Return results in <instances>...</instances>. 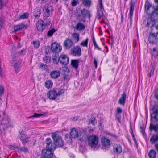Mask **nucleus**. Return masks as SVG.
I'll use <instances>...</instances> for the list:
<instances>
[{"label":"nucleus","mask_w":158,"mask_h":158,"mask_svg":"<svg viewBox=\"0 0 158 158\" xmlns=\"http://www.w3.org/2000/svg\"><path fill=\"white\" fill-rule=\"evenodd\" d=\"M60 73L57 71H53L50 73V76L52 78L56 79L58 77L60 76Z\"/></svg>","instance_id":"27"},{"label":"nucleus","mask_w":158,"mask_h":158,"mask_svg":"<svg viewBox=\"0 0 158 158\" xmlns=\"http://www.w3.org/2000/svg\"><path fill=\"white\" fill-rule=\"evenodd\" d=\"M71 54L74 56H79L81 54V48L78 46L75 47L71 49Z\"/></svg>","instance_id":"12"},{"label":"nucleus","mask_w":158,"mask_h":158,"mask_svg":"<svg viewBox=\"0 0 158 158\" xmlns=\"http://www.w3.org/2000/svg\"><path fill=\"white\" fill-rule=\"evenodd\" d=\"M150 158H155L156 156V152L154 150H151L148 154Z\"/></svg>","instance_id":"32"},{"label":"nucleus","mask_w":158,"mask_h":158,"mask_svg":"<svg viewBox=\"0 0 158 158\" xmlns=\"http://www.w3.org/2000/svg\"><path fill=\"white\" fill-rule=\"evenodd\" d=\"M52 82L51 80H47L45 82V86L48 89L51 88L52 86Z\"/></svg>","instance_id":"30"},{"label":"nucleus","mask_w":158,"mask_h":158,"mask_svg":"<svg viewBox=\"0 0 158 158\" xmlns=\"http://www.w3.org/2000/svg\"><path fill=\"white\" fill-rule=\"evenodd\" d=\"M37 14H34V15L35 17L37 18L40 16L41 12L39 10H37Z\"/></svg>","instance_id":"52"},{"label":"nucleus","mask_w":158,"mask_h":158,"mask_svg":"<svg viewBox=\"0 0 158 158\" xmlns=\"http://www.w3.org/2000/svg\"><path fill=\"white\" fill-rule=\"evenodd\" d=\"M44 61L46 63H48L50 62L51 60L50 58L48 57L47 56H45L43 59Z\"/></svg>","instance_id":"44"},{"label":"nucleus","mask_w":158,"mask_h":158,"mask_svg":"<svg viewBox=\"0 0 158 158\" xmlns=\"http://www.w3.org/2000/svg\"><path fill=\"white\" fill-rule=\"evenodd\" d=\"M113 151L117 153H120L122 151L121 146L118 144H115L113 146Z\"/></svg>","instance_id":"19"},{"label":"nucleus","mask_w":158,"mask_h":158,"mask_svg":"<svg viewBox=\"0 0 158 158\" xmlns=\"http://www.w3.org/2000/svg\"><path fill=\"white\" fill-rule=\"evenodd\" d=\"M89 15V12L88 10L84 9L81 10V14L79 15L77 17V19L79 21L85 22V18L88 15Z\"/></svg>","instance_id":"8"},{"label":"nucleus","mask_w":158,"mask_h":158,"mask_svg":"<svg viewBox=\"0 0 158 158\" xmlns=\"http://www.w3.org/2000/svg\"><path fill=\"white\" fill-rule=\"evenodd\" d=\"M154 122H152L151 121L150 124L149 129L150 131H154L155 132H158V124L156 125H154L153 123Z\"/></svg>","instance_id":"23"},{"label":"nucleus","mask_w":158,"mask_h":158,"mask_svg":"<svg viewBox=\"0 0 158 158\" xmlns=\"http://www.w3.org/2000/svg\"><path fill=\"white\" fill-rule=\"evenodd\" d=\"M31 44L33 45L34 48L36 49L39 48L40 44V42L37 40H35L32 42Z\"/></svg>","instance_id":"34"},{"label":"nucleus","mask_w":158,"mask_h":158,"mask_svg":"<svg viewBox=\"0 0 158 158\" xmlns=\"http://www.w3.org/2000/svg\"><path fill=\"white\" fill-rule=\"evenodd\" d=\"M98 15L97 17L98 19L101 18H105L103 16V10L104 9V7L103 5L102 0H98V3L97 5V7Z\"/></svg>","instance_id":"6"},{"label":"nucleus","mask_w":158,"mask_h":158,"mask_svg":"<svg viewBox=\"0 0 158 158\" xmlns=\"http://www.w3.org/2000/svg\"><path fill=\"white\" fill-rule=\"evenodd\" d=\"M28 14L27 13H25L22 15L20 16V18L21 19H25L28 18Z\"/></svg>","instance_id":"43"},{"label":"nucleus","mask_w":158,"mask_h":158,"mask_svg":"<svg viewBox=\"0 0 158 158\" xmlns=\"http://www.w3.org/2000/svg\"><path fill=\"white\" fill-rule=\"evenodd\" d=\"M94 65H95L96 67V68L97 67V61L96 60H94Z\"/></svg>","instance_id":"63"},{"label":"nucleus","mask_w":158,"mask_h":158,"mask_svg":"<svg viewBox=\"0 0 158 158\" xmlns=\"http://www.w3.org/2000/svg\"><path fill=\"white\" fill-rule=\"evenodd\" d=\"M97 121L94 118H91L89 121V123L94 125L97 123Z\"/></svg>","instance_id":"38"},{"label":"nucleus","mask_w":158,"mask_h":158,"mask_svg":"<svg viewBox=\"0 0 158 158\" xmlns=\"http://www.w3.org/2000/svg\"><path fill=\"white\" fill-rule=\"evenodd\" d=\"M154 68L153 66H152V69L150 70V73L149 74V76L150 77L152 75H153L154 72Z\"/></svg>","instance_id":"48"},{"label":"nucleus","mask_w":158,"mask_h":158,"mask_svg":"<svg viewBox=\"0 0 158 158\" xmlns=\"http://www.w3.org/2000/svg\"><path fill=\"white\" fill-rule=\"evenodd\" d=\"M127 97V94L126 92H124L121 95L119 98L118 103L120 105L124 106L125 103V101Z\"/></svg>","instance_id":"18"},{"label":"nucleus","mask_w":158,"mask_h":158,"mask_svg":"<svg viewBox=\"0 0 158 158\" xmlns=\"http://www.w3.org/2000/svg\"><path fill=\"white\" fill-rule=\"evenodd\" d=\"M151 54L152 56L156 57L158 55V50L156 48H154L151 50Z\"/></svg>","instance_id":"29"},{"label":"nucleus","mask_w":158,"mask_h":158,"mask_svg":"<svg viewBox=\"0 0 158 158\" xmlns=\"http://www.w3.org/2000/svg\"><path fill=\"white\" fill-rule=\"evenodd\" d=\"M46 114V113H44L43 114L34 113L33 115L29 117V118L31 117H39L41 116H45Z\"/></svg>","instance_id":"35"},{"label":"nucleus","mask_w":158,"mask_h":158,"mask_svg":"<svg viewBox=\"0 0 158 158\" xmlns=\"http://www.w3.org/2000/svg\"><path fill=\"white\" fill-rule=\"evenodd\" d=\"M122 110L121 108L118 107L116 109V115H119V114L122 112Z\"/></svg>","instance_id":"46"},{"label":"nucleus","mask_w":158,"mask_h":158,"mask_svg":"<svg viewBox=\"0 0 158 158\" xmlns=\"http://www.w3.org/2000/svg\"><path fill=\"white\" fill-rule=\"evenodd\" d=\"M155 97L156 99H158V89L156 90Z\"/></svg>","instance_id":"54"},{"label":"nucleus","mask_w":158,"mask_h":158,"mask_svg":"<svg viewBox=\"0 0 158 158\" xmlns=\"http://www.w3.org/2000/svg\"><path fill=\"white\" fill-rule=\"evenodd\" d=\"M53 60V62L55 64H57L59 61V58H58L57 56H53L52 58Z\"/></svg>","instance_id":"41"},{"label":"nucleus","mask_w":158,"mask_h":158,"mask_svg":"<svg viewBox=\"0 0 158 158\" xmlns=\"http://www.w3.org/2000/svg\"><path fill=\"white\" fill-rule=\"evenodd\" d=\"M140 129H141V132L143 134L144 131V129L143 127L141 126L140 127Z\"/></svg>","instance_id":"55"},{"label":"nucleus","mask_w":158,"mask_h":158,"mask_svg":"<svg viewBox=\"0 0 158 158\" xmlns=\"http://www.w3.org/2000/svg\"><path fill=\"white\" fill-rule=\"evenodd\" d=\"M39 67L41 69L43 70H44L45 69H47V66L45 64H41L40 66Z\"/></svg>","instance_id":"45"},{"label":"nucleus","mask_w":158,"mask_h":158,"mask_svg":"<svg viewBox=\"0 0 158 158\" xmlns=\"http://www.w3.org/2000/svg\"><path fill=\"white\" fill-rule=\"evenodd\" d=\"M51 47L52 52L54 53L60 52L62 50L61 46L59 44L56 42L52 43Z\"/></svg>","instance_id":"10"},{"label":"nucleus","mask_w":158,"mask_h":158,"mask_svg":"<svg viewBox=\"0 0 158 158\" xmlns=\"http://www.w3.org/2000/svg\"><path fill=\"white\" fill-rule=\"evenodd\" d=\"M52 7L49 6L46 8L44 11L45 15L47 17L49 16L52 13Z\"/></svg>","instance_id":"26"},{"label":"nucleus","mask_w":158,"mask_h":158,"mask_svg":"<svg viewBox=\"0 0 158 158\" xmlns=\"http://www.w3.org/2000/svg\"><path fill=\"white\" fill-rule=\"evenodd\" d=\"M88 41V38H87L85 41H83L81 43L80 45L83 47H87Z\"/></svg>","instance_id":"36"},{"label":"nucleus","mask_w":158,"mask_h":158,"mask_svg":"<svg viewBox=\"0 0 158 158\" xmlns=\"http://www.w3.org/2000/svg\"><path fill=\"white\" fill-rule=\"evenodd\" d=\"M98 143V137L96 135H93L89 136L88 138V144L92 148H95Z\"/></svg>","instance_id":"4"},{"label":"nucleus","mask_w":158,"mask_h":158,"mask_svg":"<svg viewBox=\"0 0 158 158\" xmlns=\"http://www.w3.org/2000/svg\"><path fill=\"white\" fill-rule=\"evenodd\" d=\"M51 137L56 147H60L63 146L64 141L60 135L55 133H52L51 134Z\"/></svg>","instance_id":"2"},{"label":"nucleus","mask_w":158,"mask_h":158,"mask_svg":"<svg viewBox=\"0 0 158 158\" xmlns=\"http://www.w3.org/2000/svg\"><path fill=\"white\" fill-rule=\"evenodd\" d=\"M153 13L151 14L147 20L146 26L148 27L152 28L156 23V20L154 18Z\"/></svg>","instance_id":"7"},{"label":"nucleus","mask_w":158,"mask_h":158,"mask_svg":"<svg viewBox=\"0 0 158 158\" xmlns=\"http://www.w3.org/2000/svg\"><path fill=\"white\" fill-rule=\"evenodd\" d=\"M152 111L151 114V121L156 122L158 121V106H153L152 108Z\"/></svg>","instance_id":"3"},{"label":"nucleus","mask_w":158,"mask_h":158,"mask_svg":"<svg viewBox=\"0 0 158 158\" xmlns=\"http://www.w3.org/2000/svg\"><path fill=\"white\" fill-rule=\"evenodd\" d=\"M157 141H158V133L153 134L150 139V142L152 144L155 143Z\"/></svg>","instance_id":"25"},{"label":"nucleus","mask_w":158,"mask_h":158,"mask_svg":"<svg viewBox=\"0 0 158 158\" xmlns=\"http://www.w3.org/2000/svg\"><path fill=\"white\" fill-rule=\"evenodd\" d=\"M78 119V117H77L75 116L73 118L72 120L74 121H76Z\"/></svg>","instance_id":"59"},{"label":"nucleus","mask_w":158,"mask_h":158,"mask_svg":"<svg viewBox=\"0 0 158 158\" xmlns=\"http://www.w3.org/2000/svg\"><path fill=\"white\" fill-rule=\"evenodd\" d=\"M155 28L156 30H158V26L155 27ZM158 35V32L156 33L150 32L149 36L148 38V41L151 44H154L156 43L158 40L157 35Z\"/></svg>","instance_id":"5"},{"label":"nucleus","mask_w":158,"mask_h":158,"mask_svg":"<svg viewBox=\"0 0 158 158\" xmlns=\"http://www.w3.org/2000/svg\"><path fill=\"white\" fill-rule=\"evenodd\" d=\"M9 148L11 150H14L15 151H19L20 148L16 146L10 145L9 146Z\"/></svg>","instance_id":"39"},{"label":"nucleus","mask_w":158,"mask_h":158,"mask_svg":"<svg viewBox=\"0 0 158 158\" xmlns=\"http://www.w3.org/2000/svg\"><path fill=\"white\" fill-rule=\"evenodd\" d=\"M115 115L116 119L119 123H120L121 122V117H120V116H119V115Z\"/></svg>","instance_id":"53"},{"label":"nucleus","mask_w":158,"mask_h":158,"mask_svg":"<svg viewBox=\"0 0 158 158\" xmlns=\"http://www.w3.org/2000/svg\"><path fill=\"white\" fill-rule=\"evenodd\" d=\"M155 148L156 150L158 151V143L155 144Z\"/></svg>","instance_id":"60"},{"label":"nucleus","mask_w":158,"mask_h":158,"mask_svg":"<svg viewBox=\"0 0 158 158\" xmlns=\"http://www.w3.org/2000/svg\"><path fill=\"white\" fill-rule=\"evenodd\" d=\"M19 151H22L24 152H27L28 151L27 149L25 147H22L20 148Z\"/></svg>","instance_id":"51"},{"label":"nucleus","mask_w":158,"mask_h":158,"mask_svg":"<svg viewBox=\"0 0 158 158\" xmlns=\"http://www.w3.org/2000/svg\"><path fill=\"white\" fill-rule=\"evenodd\" d=\"M2 6V3L1 0H0V9L1 8Z\"/></svg>","instance_id":"62"},{"label":"nucleus","mask_w":158,"mask_h":158,"mask_svg":"<svg viewBox=\"0 0 158 158\" xmlns=\"http://www.w3.org/2000/svg\"><path fill=\"white\" fill-rule=\"evenodd\" d=\"M64 89H54L49 91L47 93V96L50 100H55L57 97L64 94L65 92Z\"/></svg>","instance_id":"1"},{"label":"nucleus","mask_w":158,"mask_h":158,"mask_svg":"<svg viewBox=\"0 0 158 158\" xmlns=\"http://www.w3.org/2000/svg\"><path fill=\"white\" fill-rule=\"evenodd\" d=\"M93 131V129L91 127H89V132L92 133Z\"/></svg>","instance_id":"58"},{"label":"nucleus","mask_w":158,"mask_h":158,"mask_svg":"<svg viewBox=\"0 0 158 158\" xmlns=\"http://www.w3.org/2000/svg\"><path fill=\"white\" fill-rule=\"evenodd\" d=\"M83 4L85 6H89L91 4V1L90 0H83Z\"/></svg>","instance_id":"37"},{"label":"nucleus","mask_w":158,"mask_h":158,"mask_svg":"<svg viewBox=\"0 0 158 158\" xmlns=\"http://www.w3.org/2000/svg\"><path fill=\"white\" fill-rule=\"evenodd\" d=\"M20 65L19 64L16 63L14 65V68L15 69L16 72H17L16 71L18 70L19 68Z\"/></svg>","instance_id":"49"},{"label":"nucleus","mask_w":158,"mask_h":158,"mask_svg":"<svg viewBox=\"0 0 158 158\" xmlns=\"http://www.w3.org/2000/svg\"><path fill=\"white\" fill-rule=\"evenodd\" d=\"M153 13L154 14V16L155 14H157L158 15V5L156 7L154 11L151 14H152Z\"/></svg>","instance_id":"50"},{"label":"nucleus","mask_w":158,"mask_h":158,"mask_svg":"<svg viewBox=\"0 0 158 158\" xmlns=\"http://www.w3.org/2000/svg\"><path fill=\"white\" fill-rule=\"evenodd\" d=\"M73 39L75 42H78L79 40V34L77 33H73L72 35Z\"/></svg>","instance_id":"31"},{"label":"nucleus","mask_w":158,"mask_h":158,"mask_svg":"<svg viewBox=\"0 0 158 158\" xmlns=\"http://www.w3.org/2000/svg\"><path fill=\"white\" fill-rule=\"evenodd\" d=\"M78 137L81 140H83L84 139L86 138V132L84 129H81L80 131Z\"/></svg>","instance_id":"22"},{"label":"nucleus","mask_w":158,"mask_h":158,"mask_svg":"<svg viewBox=\"0 0 158 158\" xmlns=\"http://www.w3.org/2000/svg\"><path fill=\"white\" fill-rule=\"evenodd\" d=\"M93 42L94 45L97 44V43H96V42L95 40V39L94 38L93 39Z\"/></svg>","instance_id":"61"},{"label":"nucleus","mask_w":158,"mask_h":158,"mask_svg":"<svg viewBox=\"0 0 158 158\" xmlns=\"http://www.w3.org/2000/svg\"><path fill=\"white\" fill-rule=\"evenodd\" d=\"M102 145L105 147L109 146L110 144V141L107 138L103 137L102 138Z\"/></svg>","instance_id":"24"},{"label":"nucleus","mask_w":158,"mask_h":158,"mask_svg":"<svg viewBox=\"0 0 158 158\" xmlns=\"http://www.w3.org/2000/svg\"><path fill=\"white\" fill-rule=\"evenodd\" d=\"M151 6L152 5L150 3L148 2H146L145 4V11L147 12Z\"/></svg>","instance_id":"40"},{"label":"nucleus","mask_w":158,"mask_h":158,"mask_svg":"<svg viewBox=\"0 0 158 158\" xmlns=\"http://www.w3.org/2000/svg\"><path fill=\"white\" fill-rule=\"evenodd\" d=\"M46 149L51 151L55 149L56 146L52 142V140L50 138H48L46 139Z\"/></svg>","instance_id":"9"},{"label":"nucleus","mask_w":158,"mask_h":158,"mask_svg":"<svg viewBox=\"0 0 158 158\" xmlns=\"http://www.w3.org/2000/svg\"><path fill=\"white\" fill-rule=\"evenodd\" d=\"M18 137L23 144H25L28 142L29 137L25 134L23 133H20Z\"/></svg>","instance_id":"16"},{"label":"nucleus","mask_w":158,"mask_h":158,"mask_svg":"<svg viewBox=\"0 0 158 158\" xmlns=\"http://www.w3.org/2000/svg\"><path fill=\"white\" fill-rule=\"evenodd\" d=\"M70 135L72 138H77L79 136V133L75 128H73L71 129Z\"/></svg>","instance_id":"21"},{"label":"nucleus","mask_w":158,"mask_h":158,"mask_svg":"<svg viewBox=\"0 0 158 158\" xmlns=\"http://www.w3.org/2000/svg\"><path fill=\"white\" fill-rule=\"evenodd\" d=\"M134 4V2L133 1H131L130 3V10L129 13V15H130V19L131 18V17H132L133 15Z\"/></svg>","instance_id":"28"},{"label":"nucleus","mask_w":158,"mask_h":158,"mask_svg":"<svg viewBox=\"0 0 158 158\" xmlns=\"http://www.w3.org/2000/svg\"><path fill=\"white\" fill-rule=\"evenodd\" d=\"M79 61L77 60H73L71 61V65L76 69H77L78 66Z\"/></svg>","instance_id":"33"},{"label":"nucleus","mask_w":158,"mask_h":158,"mask_svg":"<svg viewBox=\"0 0 158 158\" xmlns=\"http://www.w3.org/2000/svg\"><path fill=\"white\" fill-rule=\"evenodd\" d=\"M131 135H132V137H133V139H134V140L135 141V143H137V142H136V139H135V137L134 135L133 134V132L132 131L131 132Z\"/></svg>","instance_id":"56"},{"label":"nucleus","mask_w":158,"mask_h":158,"mask_svg":"<svg viewBox=\"0 0 158 158\" xmlns=\"http://www.w3.org/2000/svg\"><path fill=\"white\" fill-rule=\"evenodd\" d=\"M94 46L96 48H97L98 50H101V48H100L98 46V44H96L94 45Z\"/></svg>","instance_id":"57"},{"label":"nucleus","mask_w":158,"mask_h":158,"mask_svg":"<svg viewBox=\"0 0 158 158\" xmlns=\"http://www.w3.org/2000/svg\"><path fill=\"white\" fill-rule=\"evenodd\" d=\"M56 31V30L55 29H53L49 31L47 33V35L49 36H52L53 33Z\"/></svg>","instance_id":"42"},{"label":"nucleus","mask_w":158,"mask_h":158,"mask_svg":"<svg viewBox=\"0 0 158 158\" xmlns=\"http://www.w3.org/2000/svg\"><path fill=\"white\" fill-rule=\"evenodd\" d=\"M78 3V0H73L71 2V5L73 6H75Z\"/></svg>","instance_id":"47"},{"label":"nucleus","mask_w":158,"mask_h":158,"mask_svg":"<svg viewBox=\"0 0 158 158\" xmlns=\"http://www.w3.org/2000/svg\"><path fill=\"white\" fill-rule=\"evenodd\" d=\"M70 157L71 158H74L75 157L74 155L72 154H70Z\"/></svg>","instance_id":"64"},{"label":"nucleus","mask_w":158,"mask_h":158,"mask_svg":"<svg viewBox=\"0 0 158 158\" xmlns=\"http://www.w3.org/2000/svg\"><path fill=\"white\" fill-rule=\"evenodd\" d=\"M81 21L78 22L74 27V28L79 31H82L84 30L85 26L84 24L81 23Z\"/></svg>","instance_id":"17"},{"label":"nucleus","mask_w":158,"mask_h":158,"mask_svg":"<svg viewBox=\"0 0 158 158\" xmlns=\"http://www.w3.org/2000/svg\"><path fill=\"white\" fill-rule=\"evenodd\" d=\"M42 154L45 158H52L53 156L52 151L45 149L42 150Z\"/></svg>","instance_id":"13"},{"label":"nucleus","mask_w":158,"mask_h":158,"mask_svg":"<svg viewBox=\"0 0 158 158\" xmlns=\"http://www.w3.org/2000/svg\"><path fill=\"white\" fill-rule=\"evenodd\" d=\"M27 25L23 24H20L18 25L15 26L14 27V32H16L19 31L21 30L27 28Z\"/></svg>","instance_id":"20"},{"label":"nucleus","mask_w":158,"mask_h":158,"mask_svg":"<svg viewBox=\"0 0 158 158\" xmlns=\"http://www.w3.org/2000/svg\"><path fill=\"white\" fill-rule=\"evenodd\" d=\"M59 61L61 64L66 65L69 63V58L66 55L62 54L59 57Z\"/></svg>","instance_id":"14"},{"label":"nucleus","mask_w":158,"mask_h":158,"mask_svg":"<svg viewBox=\"0 0 158 158\" xmlns=\"http://www.w3.org/2000/svg\"><path fill=\"white\" fill-rule=\"evenodd\" d=\"M73 42L69 39H66L63 43L64 48L67 49H69L73 47Z\"/></svg>","instance_id":"15"},{"label":"nucleus","mask_w":158,"mask_h":158,"mask_svg":"<svg viewBox=\"0 0 158 158\" xmlns=\"http://www.w3.org/2000/svg\"><path fill=\"white\" fill-rule=\"evenodd\" d=\"M36 26L37 30L42 32L45 29V24L43 20L40 19L36 23Z\"/></svg>","instance_id":"11"}]
</instances>
